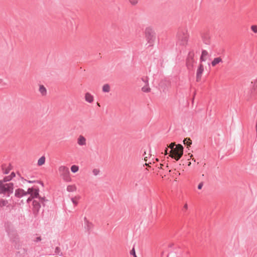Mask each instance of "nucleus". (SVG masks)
I'll use <instances>...</instances> for the list:
<instances>
[{
    "instance_id": "nucleus-1",
    "label": "nucleus",
    "mask_w": 257,
    "mask_h": 257,
    "mask_svg": "<svg viewBox=\"0 0 257 257\" xmlns=\"http://www.w3.org/2000/svg\"><path fill=\"white\" fill-rule=\"evenodd\" d=\"M5 228L10 241L13 243L16 249H20L21 247V244L16 230L15 229L12 224L8 222L5 223Z\"/></svg>"
},
{
    "instance_id": "nucleus-2",
    "label": "nucleus",
    "mask_w": 257,
    "mask_h": 257,
    "mask_svg": "<svg viewBox=\"0 0 257 257\" xmlns=\"http://www.w3.org/2000/svg\"><path fill=\"white\" fill-rule=\"evenodd\" d=\"M14 184L12 182L4 183L0 181V194H3L6 197H9L14 192Z\"/></svg>"
},
{
    "instance_id": "nucleus-3",
    "label": "nucleus",
    "mask_w": 257,
    "mask_h": 257,
    "mask_svg": "<svg viewBox=\"0 0 257 257\" xmlns=\"http://www.w3.org/2000/svg\"><path fill=\"white\" fill-rule=\"evenodd\" d=\"M183 147L180 144L176 146L175 149L170 151V156L176 161H178L183 154Z\"/></svg>"
},
{
    "instance_id": "nucleus-4",
    "label": "nucleus",
    "mask_w": 257,
    "mask_h": 257,
    "mask_svg": "<svg viewBox=\"0 0 257 257\" xmlns=\"http://www.w3.org/2000/svg\"><path fill=\"white\" fill-rule=\"evenodd\" d=\"M178 43L184 46L187 44L188 40V34L187 31L185 29H180L179 30L177 35Z\"/></svg>"
},
{
    "instance_id": "nucleus-5",
    "label": "nucleus",
    "mask_w": 257,
    "mask_h": 257,
    "mask_svg": "<svg viewBox=\"0 0 257 257\" xmlns=\"http://www.w3.org/2000/svg\"><path fill=\"white\" fill-rule=\"evenodd\" d=\"M145 33L146 40L149 44L148 47L153 46L156 39V34L154 31L151 28L148 27L145 29Z\"/></svg>"
},
{
    "instance_id": "nucleus-6",
    "label": "nucleus",
    "mask_w": 257,
    "mask_h": 257,
    "mask_svg": "<svg viewBox=\"0 0 257 257\" xmlns=\"http://www.w3.org/2000/svg\"><path fill=\"white\" fill-rule=\"evenodd\" d=\"M59 172L60 173L61 176L65 181H71V179L69 176L70 171L68 167L61 166L59 168Z\"/></svg>"
},
{
    "instance_id": "nucleus-7",
    "label": "nucleus",
    "mask_w": 257,
    "mask_h": 257,
    "mask_svg": "<svg viewBox=\"0 0 257 257\" xmlns=\"http://www.w3.org/2000/svg\"><path fill=\"white\" fill-rule=\"evenodd\" d=\"M33 205V213L35 217H36L40 211L41 207V204L37 200H34L32 202Z\"/></svg>"
},
{
    "instance_id": "nucleus-8",
    "label": "nucleus",
    "mask_w": 257,
    "mask_h": 257,
    "mask_svg": "<svg viewBox=\"0 0 257 257\" xmlns=\"http://www.w3.org/2000/svg\"><path fill=\"white\" fill-rule=\"evenodd\" d=\"M28 189H30V192L29 195H30L34 200H36L35 199H38V197H39L40 190L38 187H32L29 188Z\"/></svg>"
},
{
    "instance_id": "nucleus-9",
    "label": "nucleus",
    "mask_w": 257,
    "mask_h": 257,
    "mask_svg": "<svg viewBox=\"0 0 257 257\" xmlns=\"http://www.w3.org/2000/svg\"><path fill=\"white\" fill-rule=\"evenodd\" d=\"M30 192V189H28L27 191H25L24 189L21 188H18L15 190V196L17 198H22L23 196H26L29 194Z\"/></svg>"
},
{
    "instance_id": "nucleus-10",
    "label": "nucleus",
    "mask_w": 257,
    "mask_h": 257,
    "mask_svg": "<svg viewBox=\"0 0 257 257\" xmlns=\"http://www.w3.org/2000/svg\"><path fill=\"white\" fill-rule=\"evenodd\" d=\"M204 71V66L202 64H200L196 72V80L199 81L201 78L202 74Z\"/></svg>"
},
{
    "instance_id": "nucleus-11",
    "label": "nucleus",
    "mask_w": 257,
    "mask_h": 257,
    "mask_svg": "<svg viewBox=\"0 0 257 257\" xmlns=\"http://www.w3.org/2000/svg\"><path fill=\"white\" fill-rule=\"evenodd\" d=\"M2 169L4 174H8L9 173L12 168L11 165H9V166L7 167L6 165L3 164L2 165Z\"/></svg>"
},
{
    "instance_id": "nucleus-12",
    "label": "nucleus",
    "mask_w": 257,
    "mask_h": 257,
    "mask_svg": "<svg viewBox=\"0 0 257 257\" xmlns=\"http://www.w3.org/2000/svg\"><path fill=\"white\" fill-rule=\"evenodd\" d=\"M93 96L90 93L87 92L85 95V100L89 103H92L93 101Z\"/></svg>"
},
{
    "instance_id": "nucleus-13",
    "label": "nucleus",
    "mask_w": 257,
    "mask_h": 257,
    "mask_svg": "<svg viewBox=\"0 0 257 257\" xmlns=\"http://www.w3.org/2000/svg\"><path fill=\"white\" fill-rule=\"evenodd\" d=\"M85 224L84 228L85 230H86L89 234L90 233V232L91 231L92 228H93V225L92 223L90 222L89 221H86V224Z\"/></svg>"
},
{
    "instance_id": "nucleus-14",
    "label": "nucleus",
    "mask_w": 257,
    "mask_h": 257,
    "mask_svg": "<svg viewBox=\"0 0 257 257\" xmlns=\"http://www.w3.org/2000/svg\"><path fill=\"white\" fill-rule=\"evenodd\" d=\"M142 90L144 92H149L151 91V88L149 86L148 79H146V84L142 88Z\"/></svg>"
},
{
    "instance_id": "nucleus-15",
    "label": "nucleus",
    "mask_w": 257,
    "mask_h": 257,
    "mask_svg": "<svg viewBox=\"0 0 257 257\" xmlns=\"http://www.w3.org/2000/svg\"><path fill=\"white\" fill-rule=\"evenodd\" d=\"M202 40L203 41V43L205 44L206 45H209L210 41V38L208 35L207 34H204L202 36Z\"/></svg>"
},
{
    "instance_id": "nucleus-16",
    "label": "nucleus",
    "mask_w": 257,
    "mask_h": 257,
    "mask_svg": "<svg viewBox=\"0 0 257 257\" xmlns=\"http://www.w3.org/2000/svg\"><path fill=\"white\" fill-rule=\"evenodd\" d=\"M18 175L19 177V179H20L23 183H25V182H28V183H30V184H33L34 183H37V181H36V180H27L25 179L24 178H23V177H21V175H20V174H18Z\"/></svg>"
},
{
    "instance_id": "nucleus-17",
    "label": "nucleus",
    "mask_w": 257,
    "mask_h": 257,
    "mask_svg": "<svg viewBox=\"0 0 257 257\" xmlns=\"http://www.w3.org/2000/svg\"><path fill=\"white\" fill-rule=\"evenodd\" d=\"M78 144L80 146H83L86 144V140L85 138L82 136H80L78 139Z\"/></svg>"
},
{
    "instance_id": "nucleus-18",
    "label": "nucleus",
    "mask_w": 257,
    "mask_h": 257,
    "mask_svg": "<svg viewBox=\"0 0 257 257\" xmlns=\"http://www.w3.org/2000/svg\"><path fill=\"white\" fill-rule=\"evenodd\" d=\"M222 60L220 57L215 58L211 62V65L212 66H215L220 62H222Z\"/></svg>"
},
{
    "instance_id": "nucleus-19",
    "label": "nucleus",
    "mask_w": 257,
    "mask_h": 257,
    "mask_svg": "<svg viewBox=\"0 0 257 257\" xmlns=\"http://www.w3.org/2000/svg\"><path fill=\"white\" fill-rule=\"evenodd\" d=\"M208 54V52L206 50H203L201 52V55L200 58V60L201 62L205 61V59L204 58V57L207 56Z\"/></svg>"
},
{
    "instance_id": "nucleus-20",
    "label": "nucleus",
    "mask_w": 257,
    "mask_h": 257,
    "mask_svg": "<svg viewBox=\"0 0 257 257\" xmlns=\"http://www.w3.org/2000/svg\"><path fill=\"white\" fill-rule=\"evenodd\" d=\"M45 160L46 158L45 156H42L41 157H40L38 161V165L40 166L44 164L45 162Z\"/></svg>"
},
{
    "instance_id": "nucleus-21",
    "label": "nucleus",
    "mask_w": 257,
    "mask_h": 257,
    "mask_svg": "<svg viewBox=\"0 0 257 257\" xmlns=\"http://www.w3.org/2000/svg\"><path fill=\"white\" fill-rule=\"evenodd\" d=\"M8 201L7 200H5L3 199H0V207L1 208L8 206Z\"/></svg>"
},
{
    "instance_id": "nucleus-22",
    "label": "nucleus",
    "mask_w": 257,
    "mask_h": 257,
    "mask_svg": "<svg viewBox=\"0 0 257 257\" xmlns=\"http://www.w3.org/2000/svg\"><path fill=\"white\" fill-rule=\"evenodd\" d=\"M39 91L43 95H46L47 93L46 89L43 85L40 86Z\"/></svg>"
},
{
    "instance_id": "nucleus-23",
    "label": "nucleus",
    "mask_w": 257,
    "mask_h": 257,
    "mask_svg": "<svg viewBox=\"0 0 257 257\" xmlns=\"http://www.w3.org/2000/svg\"><path fill=\"white\" fill-rule=\"evenodd\" d=\"M102 91L104 92H108L110 91V86L108 84H104L102 87Z\"/></svg>"
},
{
    "instance_id": "nucleus-24",
    "label": "nucleus",
    "mask_w": 257,
    "mask_h": 257,
    "mask_svg": "<svg viewBox=\"0 0 257 257\" xmlns=\"http://www.w3.org/2000/svg\"><path fill=\"white\" fill-rule=\"evenodd\" d=\"M76 188L75 186L73 185H68L67 187V191L69 192H72L76 190Z\"/></svg>"
},
{
    "instance_id": "nucleus-25",
    "label": "nucleus",
    "mask_w": 257,
    "mask_h": 257,
    "mask_svg": "<svg viewBox=\"0 0 257 257\" xmlns=\"http://www.w3.org/2000/svg\"><path fill=\"white\" fill-rule=\"evenodd\" d=\"M12 180V179L10 176H5L2 180H1L0 181H2L4 183H7V182H9Z\"/></svg>"
},
{
    "instance_id": "nucleus-26",
    "label": "nucleus",
    "mask_w": 257,
    "mask_h": 257,
    "mask_svg": "<svg viewBox=\"0 0 257 257\" xmlns=\"http://www.w3.org/2000/svg\"><path fill=\"white\" fill-rule=\"evenodd\" d=\"M38 199H39V201H38L40 202L43 206H45V205L44 202L48 201L45 197H42L39 196V197H38Z\"/></svg>"
},
{
    "instance_id": "nucleus-27",
    "label": "nucleus",
    "mask_w": 257,
    "mask_h": 257,
    "mask_svg": "<svg viewBox=\"0 0 257 257\" xmlns=\"http://www.w3.org/2000/svg\"><path fill=\"white\" fill-rule=\"evenodd\" d=\"M79 170V167L77 165H73L71 167V171L73 173L77 172Z\"/></svg>"
},
{
    "instance_id": "nucleus-28",
    "label": "nucleus",
    "mask_w": 257,
    "mask_h": 257,
    "mask_svg": "<svg viewBox=\"0 0 257 257\" xmlns=\"http://www.w3.org/2000/svg\"><path fill=\"white\" fill-rule=\"evenodd\" d=\"M55 254L61 256L62 252L61 251V249L59 247L57 246L55 249Z\"/></svg>"
},
{
    "instance_id": "nucleus-29",
    "label": "nucleus",
    "mask_w": 257,
    "mask_h": 257,
    "mask_svg": "<svg viewBox=\"0 0 257 257\" xmlns=\"http://www.w3.org/2000/svg\"><path fill=\"white\" fill-rule=\"evenodd\" d=\"M184 144L187 146H190L192 144V141L190 138H186L183 141Z\"/></svg>"
},
{
    "instance_id": "nucleus-30",
    "label": "nucleus",
    "mask_w": 257,
    "mask_h": 257,
    "mask_svg": "<svg viewBox=\"0 0 257 257\" xmlns=\"http://www.w3.org/2000/svg\"><path fill=\"white\" fill-rule=\"evenodd\" d=\"M140 0H128V2L132 6H136Z\"/></svg>"
},
{
    "instance_id": "nucleus-31",
    "label": "nucleus",
    "mask_w": 257,
    "mask_h": 257,
    "mask_svg": "<svg viewBox=\"0 0 257 257\" xmlns=\"http://www.w3.org/2000/svg\"><path fill=\"white\" fill-rule=\"evenodd\" d=\"M99 172H100L99 170H98V169H94L92 170L93 174L94 176H97V175H98L99 174Z\"/></svg>"
},
{
    "instance_id": "nucleus-32",
    "label": "nucleus",
    "mask_w": 257,
    "mask_h": 257,
    "mask_svg": "<svg viewBox=\"0 0 257 257\" xmlns=\"http://www.w3.org/2000/svg\"><path fill=\"white\" fill-rule=\"evenodd\" d=\"M130 254L133 255L134 257H137L134 247L130 251Z\"/></svg>"
},
{
    "instance_id": "nucleus-33",
    "label": "nucleus",
    "mask_w": 257,
    "mask_h": 257,
    "mask_svg": "<svg viewBox=\"0 0 257 257\" xmlns=\"http://www.w3.org/2000/svg\"><path fill=\"white\" fill-rule=\"evenodd\" d=\"M251 30L255 33H257V26L252 25L251 27Z\"/></svg>"
},
{
    "instance_id": "nucleus-34",
    "label": "nucleus",
    "mask_w": 257,
    "mask_h": 257,
    "mask_svg": "<svg viewBox=\"0 0 257 257\" xmlns=\"http://www.w3.org/2000/svg\"><path fill=\"white\" fill-rule=\"evenodd\" d=\"M176 146V145H175V143H171L169 145L168 147L171 149V150H172H172L175 149V148Z\"/></svg>"
},
{
    "instance_id": "nucleus-35",
    "label": "nucleus",
    "mask_w": 257,
    "mask_h": 257,
    "mask_svg": "<svg viewBox=\"0 0 257 257\" xmlns=\"http://www.w3.org/2000/svg\"><path fill=\"white\" fill-rule=\"evenodd\" d=\"M253 89L257 91V79L253 82Z\"/></svg>"
},
{
    "instance_id": "nucleus-36",
    "label": "nucleus",
    "mask_w": 257,
    "mask_h": 257,
    "mask_svg": "<svg viewBox=\"0 0 257 257\" xmlns=\"http://www.w3.org/2000/svg\"><path fill=\"white\" fill-rule=\"evenodd\" d=\"M203 184H204V183L203 182H201L198 185V186H197V188L199 189V190H200L202 189L203 186Z\"/></svg>"
},
{
    "instance_id": "nucleus-37",
    "label": "nucleus",
    "mask_w": 257,
    "mask_h": 257,
    "mask_svg": "<svg viewBox=\"0 0 257 257\" xmlns=\"http://www.w3.org/2000/svg\"><path fill=\"white\" fill-rule=\"evenodd\" d=\"M33 200H34V199H33V198H32V197H31V196H30L28 198V199H27V200H26V202H27V203H28V204H29V203H30V202L31 201H33Z\"/></svg>"
},
{
    "instance_id": "nucleus-38",
    "label": "nucleus",
    "mask_w": 257,
    "mask_h": 257,
    "mask_svg": "<svg viewBox=\"0 0 257 257\" xmlns=\"http://www.w3.org/2000/svg\"><path fill=\"white\" fill-rule=\"evenodd\" d=\"M73 204L75 206L77 204V202L73 198H71V199Z\"/></svg>"
},
{
    "instance_id": "nucleus-39",
    "label": "nucleus",
    "mask_w": 257,
    "mask_h": 257,
    "mask_svg": "<svg viewBox=\"0 0 257 257\" xmlns=\"http://www.w3.org/2000/svg\"><path fill=\"white\" fill-rule=\"evenodd\" d=\"M41 237L40 236L37 237L36 238V239L35 240V242H39L41 240Z\"/></svg>"
},
{
    "instance_id": "nucleus-40",
    "label": "nucleus",
    "mask_w": 257,
    "mask_h": 257,
    "mask_svg": "<svg viewBox=\"0 0 257 257\" xmlns=\"http://www.w3.org/2000/svg\"><path fill=\"white\" fill-rule=\"evenodd\" d=\"M9 176L11 177V178L12 179H13L14 177H15L16 176V174L14 172H13L11 173V174Z\"/></svg>"
},
{
    "instance_id": "nucleus-41",
    "label": "nucleus",
    "mask_w": 257,
    "mask_h": 257,
    "mask_svg": "<svg viewBox=\"0 0 257 257\" xmlns=\"http://www.w3.org/2000/svg\"><path fill=\"white\" fill-rule=\"evenodd\" d=\"M148 78V77H143L142 78V80L143 82H144L146 84V79Z\"/></svg>"
},
{
    "instance_id": "nucleus-42",
    "label": "nucleus",
    "mask_w": 257,
    "mask_h": 257,
    "mask_svg": "<svg viewBox=\"0 0 257 257\" xmlns=\"http://www.w3.org/2000/svg\"><path fill=\"white\" fill-rule=\"evenodd\" d=\"M37 183H39L40 184V185H41L42 186H44V183L43 182L41 181H39V180H37Z\"/></svg>"
},
{
    "instance_id": "nucleus-43",
    "label": "nucleus",
    "mask_w": 257,
    "mask_h": 257,
    "mask_svg": "<svg viewBox=\"0 0 257 257\" xmlns=\"http://www.w3.org/2000/svg\"><path fill=\"white\" fill-rule=\"evenodd\" d=\"M23 250L24 251L23 253H24V254H26V253H27V250L26 248H23Z\"/></svg>"
},
{
    "instance_id": "nucleus-44",
    "label": "nucleus",
    "mask_w": 257,
    "mask_h": 257,
    "mask_svg": "<svg viewBox=\"0 0 257 257\" xmlns=\"http://www.w3.org/2000/svg\"><path fill=\"white\" fill-rule=\"evenodd\" d=\"M168 149L167 148H166L165 150V155H166L167 154H168Z\"/></svg>"
},
{
    "instance_id": "nucleus-45",
    "label": "nucleus",
    "mask_w": 257,
    "mask_h": 257,
    "mask_svg": "<svg viewBox=\"0 0 257 257\" xmlns=\"http://www.w3.org/2000/svg\"><path fill=\"white\" fill-rule=\"evenodd\" d=\"M184 209H187V208H188V205H187V204H185L184 205Z\"/></svg>"
},
{
    "instance_id": "nucleus-46",
    "label": "nucleus",
    "mask_w": 257,
    "mask_h": 257,
    "mask_svg": "<svg viewBox=\"0 0 257 257\" xmlns=\"http://www.w3.org/2000/svg\"><path fill=\"white\" fill-rule=\"evenodd\" d=\"M84 224H86V221H88V220L87 219V218H86V217H84Z\"/></svg>"
},
{
    "instance_id": "nucleus-47",
    "label": "nucleus",
    "mask_w": 257,
    "mask_h": 257,
    "mask_svg": "<svg viewBox=\"0 0 257 257\" xmlns=\"http://www.w3.org/2000/svg\"><path fill=\"white\" fill-rule=\"evenodd\" d=\"M146 155V152H144V153L143 154V156L144 157V159L146 160V158H147V157H145V155Z\"/></svg>"
},
{
    "instance_id": "nucleus-48",
    "label": "nucleus",
    "mask_w": 257,
    "mask_h": 257,
    "mask_svg": "<svg viewBox=\"0 0 257 257\" xmlns=\"http://www.w3.org/2000/svg\"><path fill=\"white\" fill-rule=\"evenodd\" d=\"M161 168H163L162 167L164 166V165H161Z\"/></svg>"
},
{
    "instance_id": "nucleus-49",
    "label": "nucleus",
    "mask_w": 257,
    "mask_h": 257,
    "mask_svg": "<svg viewBox=\"0 0 257 257\" xmlns=\"http://www.w3.org/2000/svg\"><path fill=\"white\" fill-rule=\"evenodd\" d=\"M190 165H191V162H189V163H188V166H190Z\"/></svg>"
},
{
    "instance_id": "nucleus-50",
    "label": "nucleus",
    "mask_w": 257,
    "mask_h": 257,
    "mask_svg": "<svg viewBox=\"0 0 257 257\" xmlns=\"http://www.w3.org/2000/svg\"><path fill=\"white\" fill-rule=\"evenodd\" d=\"M202 177H204V174H202Z\"/></svg>"
},
{
    "instance_id": "nucleus-51",
    "label": "nucleus",
    "mask_w": 257,
    "mask_h": 257,
    "mask_svg": "<svg viewBox=\"0 0 257 257\" xmlns=\"http://www.w3.org/2000/svg\"><path fill=\"white\" fill-rule=\"evenodd\" d=\"M170 254H171V253H169V254L168 255L167 257H169V255H170Z\"/></svg>"
},
{
    "instance_id": "nucleus-52",
    "label": "nucleus",
    "mask_w": 257,
    "mask_h": 257,
    "mask_svg": "<svg viewBox=\"0 0 257 257\" xmlns=\"http://www.w3.org/2000/svg\"><path fill=\"white\" fill-rule=\"evenodd\" d=\"M21 202L22 203H23V200H22Z\"/></svg>"
}]
</instances>
